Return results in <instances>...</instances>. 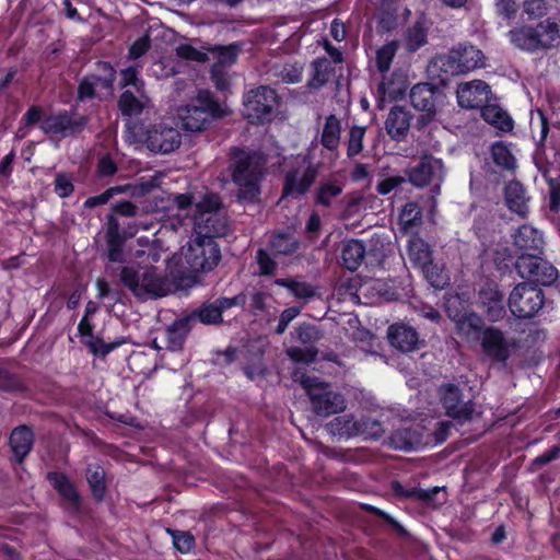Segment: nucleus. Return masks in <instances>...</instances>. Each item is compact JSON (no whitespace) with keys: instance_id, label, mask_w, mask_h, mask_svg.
<instances>
[{"instance_id":"nucleus-24","label":"nucleus","mask_w":560,"mask_h":560,"mask_svg":"<svg viewBox=\"0 0 560 560\" xmlns=\"http://www.w3.org/2000/svg\"><path fill=\"white\" fill-rule=\"evenodd\" d=\"M412 115L405 107L395 105L390 108L385 120V129L390 139L404 141L410 129Z\"/></svg>"},{"instance_id":"nucleus-30","label":"nucleus","mask_w":560,"mask_h":560,"mask_svg":"<svg viewBox=\"0 0 560 560\" xmlns=\"http://www.w3.org/2000/svg\"><path fill=\"white\" fill-rule=\"evenodd\" d=\"M243 44L240 42L232 43L229 45H211L206 49L214 56L217 59L215 65L212 68L213 77L217 73L218 67H231L237 61L240 54L242 52Z\"/></svg>"},{"instance_id":"nucleus-11","label":"nucleus","mask_w":560,"mask_h":560,"mask_svg":"<svg viewBox=\"0 0 560 560\" xmlns=\"http://www.w3.org/2000/svg\"><path fill=\"white\" fill-rule=\"evenodd\" d=\"M483 52L470 44H458L446 55L440 56L435 65L446 77L468 73L483 66Z\"/></svg>"},{"instance_id":"nucleus-48","label":"nucleus","mask_w":560,"mask_h":560,"mask_svg":"<svg viewBox=\"0 0 560 560\" xmlns=\"http://www.w3.org/2000/svg\"><path fill=\"white\" fill-rule=\"evenodd\" d=\"M275 283L288 289L296 299L308 300L315 295L314 288L307 282L296 281L292 278H278Z\"/></svg>"},{"instance_id":"nucleus-26","label":"nucleus","mask_w":560,"mask_h":560,"mask_svg":"<svg viewBox=\"0 0 560 560\" xmlns=\"http://www.w3.org/2000/svg\"><path fill=\"white\" fill-rule=\"evenodd\" d=\"M369 423L375 424L376 422L369 418L355 420L353 416L348 415L336 417L327 424V428L332 435L352 438L365 433Z\"/></svg>"},{"instance_id":"nucleus-34","label":"nucleus","mask_w":560,"mask_h":560,"mask_svg":"<svg viewBox=\"0 0 560 560\" xmlns=\"http://www.w3.org/2000/svg\"><path fill=\"white\" fill-rule=\"evenodd\" d=\"M365 245L360 240H349L342 244L341 260L342 266L350 271H355L361 266L365 257Z\"/></svg>"},{"instance_id":"nucleus-62","label":"nucleus","mask_w":560,"mask_h":560,"mask_svg":"<svg viewBox=\"0 0 560 560\" xmlns=\"http://www.w3.org/2000/svg\"><path fill=\"white\" fill-rule=\"evenodd\" d=\"M55 192L60 198H67L74 191L72 177L66 173H59L55 177Z\"/></svg>"},{"instance_id":"nucleus-22","label":"nucleus","mask_w":560,"mask_h":560,"mask_svg":"<svg viewBox=\"0 0 560 560\" xmlns=\"http://www.w3.org/2000/svg\"><path fill=\"white\" fill-rule=\"evenodd\" d=\"M513 246L520 255L544 254L545 240L542 232L530 224H523L512 234Z\"/></svg>"},{"instance_id":"nucleus-19","label":"nucleus","mask_w":560,"mask_h":560,"mask_svg":"<svg viewBox=\"0 0 560 560\" xmlns=\"http://www.w3.org/2000/svg\"><path fill=\"white\" fill-rule=\"evenodd\" d=\"M478 303L488 320L495 323L506 315L504 294L493 280H486L478 291Z\"/></svg>"},{"instance_id":"nucleus-33","label":"nucleus","mask_w":560,"mask_h":560,"mask_svg":"<svg viewBox=\"0 0 560 560\" xmlns=\"http://www.w3.org/2000/svg\"><path fill=\"white\" fill-rule=\"evenodd\" d=\"M192 316H185L182 318L175 319L167 328H166V342L167 347L171 350H179L183 348L188 334L190 332L192 326Z\"/></svg>"},{"instance_id":"nucleus-43","label":"nucleus","mask_w":560,"mask_h":560,"mask_svg":"<svg viewBox=\"0 0 560 560\" xmlns=\"http://www.w3.org/2000/svg\"><path fill=\"white\" fill-rule=\"evenodd\" d=\"M313 77L311 84L313 88L319 89L326 85L331 75L335 73V67L326 57H318L312 62Z\"/></svg>"},{"instance_id":"nucleus-51","label":"nucleus","mask_w":560,"mask_h":560,"mask_svg":"<svg viewBox=\"0 0 560 560\" xmlns=\"http://www.w3.org/2000/svg\"><path fill=\"white\" fill-rule=\"evenodd\" d=\"M361 509L378 518L383 520L388 526H390L399 536L406 537L408 532L406 528L396 521L392 515L386 513L385 511L368 503H362Z\"/></svg>"},{"instance_id":"nucleus-42","label":"nucleus","mask_w":560,"mask_h":560,"mask_svg":"<svg viewBox=\"0 0 560 560\" xmlns=\"http://www.w3.org/2000/svg\"><path fill=\"white\" fill-rule=\"evenodd\" d=\"M481 109L482 118L499 130L511 131L513 129V119L501 107L495 105H485Z\"/></svg>"},{"instance_id":"nucleus-18","label":"nucleus","mask_w":560,"mask_h":560,"mask_svg":"<svg viewBox=\"0 0 560 560\" xmlns=\"http://www.w3.org/2000/svg\"><path fill=\"white\" fill-rule=\"evenodd\" d=\"M180 143V132L163 122L153 124L145 131V144L151 152L168 154L178 149Z\"/></svg>"},{"instance_id":"nucleus-54","label":"nucleus","mask_w":560,"mask_h":560,"mask_svg":"<svg viewBox=\"0 0 560 560\" xmlns=\"http://www.w3.org/2000/svg\"><path fill=\"white\" fill-rule=\"evenodd\" d=\"M167 533L173 539L174 548L180 553H188L195 547V537L189 532L167 528Z\"/></svg>"},{"instance_id":"nucleus-37","label":"nucleus","mask_w":560,"mask_h":560,"mask_svg":"<svg viewBox=\"0 0 560 560\" xmlns=\"http://www.w3.org/2000/svg\"><path fill=\"white\" fill-rule=\"evenodd\" d=\"M343 188L345 184L337 179H323L315 190L314 201L318 206L329 208L332 205V199L339 197Z\"/></svg>"},{"instance_id":"nucleus-60","label":"nucleus","mask_w":560,"mask_h":560,"mask_svg":"<svg viewBox=\"0 0 560 560\" xmlns=\"http://www.w3.org/2000/svg\"><path fill=\"white\" fill-rule=\"evenodd\" d=\"M295 331L296 339L303 345L313 346L320 338V334L317 327L307 323L300 324Z\"/></svg>"},{"instance_id":"nucleus-10","label":"nucleus","mask_w":560,"mask_h":560,"mask_svg":"<svg viewBox=\"0 0 560 560\" xmlns=\"http://www.w3.org/2000/svg\"><path fill=\"white\" fill-rule=\"evenodd\" d=\"M277 91L267 85H260L248 91L244 96V115L252 124L270 122L275 118L280 104Z\"/></svg>"},{"instance_id":"nucleus-20","label":"nucleus","mask_w":560,"mask_h":560,"mask_svg":"<svg viewBox=\"0 0 560 560\" xmlns=\"http://www.w3.org/2000/svg\"><path fill=\"white\" fill-rule=\"evenodd\" d=\"M389 443L395 450L405 452L430 445V442L425 440V427L421 423H411L394 430L389 436Z\"/></svg>"},{"instance_id":"nucleus-36","label":"nucleus","mask_w":560,"mask_h":560,"mask_svg":"<svg viewBox=\"0 0 560 560\" xmlns=\"http://www.w3.org/2000/svg\"><path fill=\"white\" fill-rule=\"evenodd\" d=\"M490 155L493 163L502 171L514 173L517 168V160L510 145L504 141H495L490 147Z\"/></svg>"},{"instance_id":"nucleus-1","label":"nucleus","mask_w":560,"mask_h":560,"mask_svg":"<svg viewBox=\"0 0 560 560\" xmlns=\"http://www.w3.org/2000/svg\"><path fill=\"white\" fill-rule=\"evenodd\" d=\"M265 154L258 150L230 148L229 172L237 188V201L250 205L260 202L261 183L267 174Z\"/></svg>"},{"instance_id":"nucleus-4","label":"nucleus","mask_w":560,"mask_h":560,"mask_svg":"<svg viewBox=\"0 0 560 560\" xmlns=\"http://www.w3.org/2000/svg\"><path fill=\"white\" fill-rule=\"evenodd\" d=\"M224 116V110L209 90H200L192 104L178 109L180 127L185 131L201 132L213 119Z\"/></svg>"},{"instance_id":"nucleus-63","label":"nucleus","mask_w":560,"mask_h":560,"mask_svg":"<svg viewBox=\"0 0 560 560\" xmlns=\"http://www.w3.org/2000/svg\"><path fill=\"white\" fill-rule=\"evenodd\" d=\"M97 86H100V84L93 74L84 77L78 86V100L84 101L86 98H93Z\"/></svg>"},{"instance_id":"nucleus-16","label":"nucleus","mask_w":560,"mask_h":560,"mask_svg":"<svg viewBox=\"0 0 560 560\" xmlns=\"http://www.w3.org/2000/svg\"><path fill=\"white\" fill-rule=\"evenodd\" d=\"M439 396L446 416L459 421L470 420L474 413L472 400H464L459 386L448 383L439 388Z\"/></svg>"},{"instance_id":"nucleus-2","label":"nucleus","mask_w":560,"mask_h":560,"mask_svg":"<svg viewBox=\"0 0 560 560\" xmlns=\"http://www.w3.org/2000/svg\"><path fill=\"white\" fill-rule=\"evenodd\" d=\"M221 249L212 235L198 233L185 253V269L171 271L176 289H189L201 281V275L212 271L221 260Z\"/></svg>"},{"instance_id":"nucleus-29","label":"nucleus","mask_w":560,"mask_h":560,"mask_svg":"<svg viewBox=\"0 0 560 560\" xmlns=\"http://www.w3.org/2000/svg\"><path fill=\"white\" fill-rule=\"evenodd\" d=\"M85 479L94 501L97 503L103 502L107 491L104 467L98 463L89 464L85 469Z\"/></svg>"},{"instance_id":"nucleus-58","label":"nucleus","mask_w":560,"mask_h":560,"mask_svg":"<svg viewBox=\"0 0 560 560\" xmlns=\"http://www.w3.org/2000/svg\"><path fill=\"white\" fill-rule=\"evenodd\" d=\"M549 3L547 0H526L524 2V12L529 20H541L548 14Z\"/></svg>"},{"instance_id":"nucleus-59","label":"nucleus","mask_w":560,"mask_h":560,"mask_svg":"<svg viewBox=\"0 0 560 560\" xmlns=\"http://www.w3.org/2000/svg\"><path fill=\"white\" fill-rule=\"evenodd\" d=\"M451 428L450 421H439L431 433L425 428V440L430 442V445L442 444L447 440Z\"/></svg>"},{"instance_id":"nucleus-55","label":"nucleus","mask_w":560,"mask_h":560,"mask_svg":"<svg viewBox=\"0 0 560 560\" xmlns=\"http://www.w3.org/2000/svg\"><path fill=\"white\" fill-rule=\"evenodd\" d=\"M97 69L101 73L93 74V77L97 80L100 86L103 89H112L116 80L115 68L107 61H98Z\"/></svg>"},{"instance_id":"nucleus-9","label":"nucleus","mask_w":560,"mask_h":560,"mask_svg":"<svg viewBox=\"0 0 560 560\" xmlns=\"http://www.w3.org/2000/svg\"><path fill=\"white\" fill-rule=\"evenodd\" d=\"M445 313L455 325L456 335L467 342H477L482 337L486 325L483 318L468 308L458 298L446 301Z\"/></svg>"},{"instance_id":"nucleus-5","label":"nucleus","mask_w":560,"mask_h":560,"mask_svg":"<svg viewBox=\"0 0 560 560\" xmlns=\"http://www.w3.org/2000/svg\"><path fill=\"white\" fill-rule=\"evenodd\" d=\"M121 284L138 300L163 298L171 291L170 284L155 267H148L142 272L132 266H125L119 273Z\"/></svg>"},{"instance_id":"nucleus-50","label":"nucleus","mask_w":560,"mask_h":560,"mask_svg":"<svg viewBox=\"0 0 560 560\" xmlns=\"http://www.w3.org/2000/svg\"><path fill=\"white\" fill-rule=\"evenodd\" d=\"M118 108L122 116L131 117L141 114L143 105L132 92L125 91L119 96Z\"/></svg>"},{"instance_id":"nucleus-57","label":"nucleus","mask_w":560,"mask_h":560,"mask_svg":"<svg viewBox=\"0 0 560 560\" xmlns=\"http://www.w3.org/2000/svg\"><path fill=\"white\" fill-rule=\"evenodd\" d=\"M121 343L122 341L107 343L101 337L94 336L86 343V346L90 349L91 353H93L95 357L105 358Z\"/></svg>"},{"instance_id":"nucleus-7","label":"nucleus","mask_w":560,"mask_h":560,"mask_svg":"<svg viewBox=\"0 0 560 560\" xmlns=\"http://www.w3.org/2000/svg\"><path fill=\"white\" fill-rule=\"evenodd\" d=\"M445 93L441 88L429 82L415 84L409 92L412 107L420 112L416 120V128L423 130L436 119L439 108L444 104Z\"/></svg>"},{"instance_id":"nucleus-61","label":"nucleus","mask_w":560,"mask_h":560,"mask_svg":"<svg viewBox=\"0 0 560 560\" xmlns=\"http://www.w3.org/2000/svg\"><path fill=\"white\" fill-rule=\"evenodd\" d=\"M176 55L185 60L206 62L209 57L208 54L201 51L190 44H180L176 47Z\"/></svg>"},{"instance_id":"nucleus-52","label":"nucleus","mask_w":560,"mask_h":560,"mask_svg":"<svg viewBox=\"0 0 560 560\" xmlns=\"http://www.w3.org/2000/svg\"><path fill=\"white\" fill-rule=\"evenodd\" d=\"M128 190V186H113L104 190L102 194L85 199L83 206L86 209H93L98 206L106 205L114 196L124 194Z\"/></svg>"},{"instance_id":"nucleus-17","label":"nucleus","mask_w":560,"mask_h":560,"mask_svg":"<svg viewBox=\"0 0 560 560\" xmlns=\"http://www.w3.org/2000/svg\"><path fill=\"white\" fill-rule=\"evenodd\" d=\"M47 480L59 494L62 509L70 515H79L83 510V499L70 478L62 471H49Z\"/></svg>"},{"instance_id":"nucleus-38","label":"nucleus","mask_w":560,"mask_h":560,"mask_svg":"<svg viewBox=\"0 0 560 560\" xmlns=\"http://www.w3.org/2000/svg\"><path fill=\"white\" fill-rule=\"evenodd\" d=\"M10 445L16 459L21 463L33 445V432L28 427H20L12 431Z\"/></svg>"},{"instance_id":"nucleus-6","label":"nucleus","mask_w":560,"mask_h":560,"mask_svg":"<svg viewBox=\"0 0 560 560\" xmlns=\"http://www.w3.org/2000/svg\"><path fill=\"white\" fill-rule=\"evenodd\" d=\"M301 385L306 392L313 411L320 417L342 412L346 401L342 394L332 390L331 384L320 381L317 376L304 375Z\"/></svg>"},{"instance_id":"nucleus-64","label":"nucleus","mask_w":560,"mask_h":560,"mask_svg":"<svg viewBox=\"0 0 560 560\" xmlns=\"http://www.w3.org/2000/svg\"><path fill=\"white\" fill-rule=\"evenodd\" d=\"M151 48V39L149 35H143L137 38L129 47L128 58L131 60H137L143 55H145Z\"/></svg>"},{"instance_id":"nucleus-12","label":"nucleus","mask_w":560,"mask_h":560,"mask_svg":"<svg viewBox=\"0 0 560 560\" xmlns=\"http://www.w3.org/2000/svg\"><path fill=\"white\" fill-rule=\"evenodd\" d=\"M544 254L518 255L515 269L518 276L536 285H551L558 279L557 268L542 257Z\"/></svg>"},{"instance_id":"nucleus-14","label":"nucleus","mask_w":560,"mask_h":560,"mask_svg":"<svg viewBox=\"0 0 560 560\" xmlns=\"http://www.w3.org/2000/svg\"><path fill=\"white\" fill-rule=\"evenodd\" d=\"M303 161L308 163L302 173L298 166H293L285 172L281 200L288 198L298 199L306 195L316 182L319 174V165L312 163L307 156Z\"/></svg>"},{"instance_id":"nucleus-8","label":"nucleus","mask_w":560,"mask_h":560,"mask_svg":"<svg viewBox=\"0 0 560 560\" xmlns=\"http://www.w3.org/2000/svg\"><path fill=\"white\" fill-rule=\"evenodd\" d=\"M545 303V292L538 285L524 281L512 289L506 305L516 319L525 320L536 317Z\"/></svg>"},{"instance_id":"nucleus-28","label":"nucleus","mask_w":560,"mask_h":560,"mask_svg":"<svg viewBox=\"0 0 560 560\" xmlns=\"http://www.w3.org/2000/svg\"><path fill=\"white\" fill-rule=\"evenodd\" d=\"M539 172L548 185L549 211L560 213V166L546 164L539 166Z\"/></svg>"},{"instance_id":"nucleus-3","label":"nucleus","mask_w":560,"mask_h":560,"mask_svg":"<svg viewBox=\"0 0 560 560\" xmlns=\"http://www.w3.org/2000/svg\"><path fill=\"white\" fill-rule=\"evenodd\" d=\"M510 43L527 54L548 52L560 44V21L547 16L536 24H523L508 32Z\"/></svg>"},{"instance_id":"nucleus-56","label":"nucleus","mask_w":560,"mask_h":560,"mask_svg":"<svg viewBox=\"0 0 560 560\" xmlns=\"http://www.w3.org/2000/svg\"><path fill=\"white\" fill-rule=\"evenodd\" d=\"M222 200L219 194L207 192L200 201L196 203V210L200 214L214 213L222 208Z\"/></svg>"},{"instance_id":"nucleus-44","label":"nucleus","mask_w":560,"mask_h":560,"mask_svg":"<svg viewBox=\"0 0 560 560\" xmlns=\"http://www.w3.org/2000/svg\"><path fill=\"white\" fill-rule=\"evenodd\" d=\"M421 272L429 284L434 289H444L448 282L450 277L443 265L435 264L433 259L430 265L422 267Z\"/></svg>"},{"instance_id":"nucleus-40","label":"nucleus","mask_w":560,"mask_h":560,"mask_svg":"<svg viewBox=\"0 0 560 560\" xmlns=\"http://www.w3.org/2000/svg\"><path fill=\"white\" fill-rule=\"evenodd\" d=\"M428 43V28L422 19H418L405 32V45L409 52H416Z\"/></svg>"},{"instance_id":"nucleus-32","label":"nucleus","mask_w":560,"mask_h":560,"mask_svg":"<svg viewBox=\"0 0 560 560\" xmlns=\"http://www.w3.org/2000/svg\"><path fill=\"white\" fill-rule=\"evenodd\" d=\"M407 252L410 262L417 269L430 265V261L433 259L431 246L418 235L409 238Z\"/></svg>"},{"instance_id":"nucleus-25","label":"nucleus","mask_w":560,"mask_h":560,"mask_svg":"<svg viewBox=\"0 0 560 560\" xmlns=\"http://www.w3.org/2000/svg\"><path fill=\"white\" fill-rule=\"evenodd\" d=\"M105 240L108 260L110 262H124L125 236L120 233L119 221L113 214L107 215Z\"/></svg>"},{"instance_id":"nucleus-21","label":"nucleus","mask_w":560,"mask_h":560,"mask_svg":"<svg viewBox=\"0 0 560 560\" xmlns=\"http://www.w3.org/2000/svg\"><path fill=\"white\" fill-rule=\"evenodd\" d=\"M387 339L393 348L402 353L413 352L424 343L417 329L405 323L390 325L387 330Z\"/></svg>"},{"instance_id":"nucleus-35","label":"nucleus","mask_w":560,"mask_h":560,"mask_svg":"<svg viewBox=\"0 0 560 560\" xmlns=\"http://www.w3.org/2000/svg\"><path fill=\"white\" fill-rule=\"evenodd\" d=\"M268 247L275 256H291L300 248V242L291 233L275 232L269 238Z\"/></svg>"},{"instance_id":"nucleus-46","label":"nucleus","mask_w":560,"mask_h":560,"mask_svg":"<svg viewBox=\"0 0 560 560\" xmlns=\"http://www.w3.org/2000/svg\"><path fill=\"white\" fill-rule=\"evenodd\" d=\"M192 315L205 325H219L223 322V312L217 299L213 302L203 303Z\"/></svg>"},{"instance_id":"nucleus-49","label":"nucleus","mask_w":560,"mask_h":560,"mask_svg":"<svg viewBox=\"0 0 560 560\" xmlns=\"http://www.w3.org/2000/svg\"><path fill=\"white\" fill-rule=\"evenodd\" d=\"M366 127L352 126L349 130L347 141V156L353 159L363 151V140L365 137Z\"/></svg>"},{"instance_id":"nucleus-27","label":"nucleus","mask_w":560,"mask_h":560,"mask_svg":"<svg viewBox=\"0 0 560 560\" xmlns=\"http://www.w3.org/2000/svg\"><path fill=\"white\" fill-rule=\"evenodd\" d=\"M504 201L508 209L520 217H526L528 213L526 189L520 180L509 182L503 189Z\"/></svg>"},{"instance_id":"nucleus-13","label":"nucleus","mask_w":560,"mask_h":560,"mask_svg":"<svg viewBox=\"0 0 560 560\" xmlns=\"http://www.w3.org/2000/svg\"><path fill=\"white\" fill-rule=\"evenodd\" d=\"M42 109L37 106V122L39 128L47 135L61 138L72 137L81 133L89 124L86 115L70 114L67 110L50 115L42 119Z\"/></svg>"},{"instance_id":"nucleus-39","label":"nucleus","mask_w":560,"mask_h":560,"mask_svg":"<svg viewBox=\"0 0 560 560\" xmlns=\"http://www.w3.org/2000/svg\"><path fill=\"white\" fill-rule=\"evenodd\" d=\"M341 122L339 118L330 114L326 117L320 136V144L328 151H337L340 143Z\"/></svg>"},{"instance_id":"nucleus-47","label":"nucleus","mask_w":560,"mask_h":560,"mask_svg":"<svg viewBox=\"0 0 560 560\" xmlns=\"http://www.w3.org/2000/svg\"><path fill=\"white\" fill-rule=\"evenodd\" d=\"M399 44L393 39L385 43L376 50L375 66L378 72L386 73L393 63V60L397 54Z\"/></svg>"},{"instance_id":"nucleus-53","label":"nucleus","mask_w":560,"mask_h":560,"mask_svg":"<svg viewBox=\"0 0 560 560\" xmlns=\"http://www.w3.org/2000/svg\"><path fill=\"white\" fill-rule=\"evenodd\" d=\"M256 262L258 265L259 275L264 277L273 276L278 268V262L271 256V254L265 248H258L256 250Z\"/></svg>"},{"instance_id":"nucleus-23","label":"nucleus","mask_w":560,"mask_h":560,"mask_svg":"<svg viewBox=\"0 0 560 560\" xmlns=\"http://www.w3.org/2000/svg\"><path fill=\"white\" fill-rule=\"evenodd\" d=\"M490 85L482 80L465 83L457 92L458 104L466 109H479L488 102Z\"/></svg>"},{"instance_id":"nucleus-15","label":"nucleus","mask_w":560,"mask_h":560,"mask_svg":"<svg viewBox=\"0 0 560 560\" xmlns=\"http://www.w3.org/2000/svg\"><path fill=\"white\" fill-rule=\"evenodd\" d=\"M479 342L483 354L497 363H506L517 347L514 338H508L505 332L495 326L486 327Z\"/></svg>"},{"instance_id":"nucleus-45","label":"nucleus","mask_w":560,"mask_h":560,"mask_svg":"<svg viewBox=\"0 0 560 560\" xmlns=\"http://www.w3.org/2000/svg\"><path fill=\"white\" fill-rule=\"evenodd\" d=\"M422 210L418 202H407L399 212V223L404 232L421 224Z\"/></svg>"},{"instance_id":"nucleus-31","label":"nucleus","mask_w":560,"mask_h":560,"mask_svg":"<svg viewBox=\"0 0 560 560\" xmlns=\"http://www.w3.org/2000/svg\"><path fill=\"white\" fill-rule=\"evenodd\" d=\"M436 163L438 160L432 156H422L416 166L408 170V180L416 187L428 186L434 176Z\"/></svg>"},{"instance_id":"nucleus-41","label":"nucleus","mask_w":560,"mask_h":560,"mask_svg":"<svg viewBox=\"0 0 560 560\" xmlns=\"http://www.w3.org/2000/svg\"><path fill=\"white\" fill-rule=\"evenodd\" d=\"M392 490L397 498L413 500L419 502H430L439 492V488L424 490L418 487L406 488L400 481H392Z\"/></svg>"}]
</instances>
